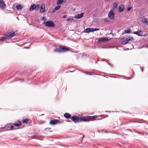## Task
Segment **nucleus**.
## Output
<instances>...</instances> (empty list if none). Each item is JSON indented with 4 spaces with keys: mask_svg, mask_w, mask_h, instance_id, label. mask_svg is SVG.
<instances>
[{
    "mask_svg": "<svg viewBox=\"0 0 148 148\" xmlns=\"http://www.w3.org/2000/svg\"><path fill=\"white\" fill-rule=\"evenodd\" d=\"M0 6L3 9H4L6 8V5L3 0H0Z\"/></svg>",
    "mask_w": 148,
    "mask_h": 148,
    "instance_id": "obj_11",
    "label": "nucleus"
},
{
    "mask_svg": "<svg viewBox=\"0 0 148 148\" xmlns=\"http://www.w3.org/2000/svg\"><path fill=\"white\" fill-rule=\"evenodd\" d=\"M138 133L139 134H142V133H141L140 132H138Z\"/></svg>",
    "mask_w": 148,
    "mask_h": 148,
    "instance_id": "obj_37",
    "label": "nucleus"
},
{
    "mask_svg": "<svg viewBox=\"0 0 148 148\" xmlns=\"http://www.w3.org/2000/svg\"><path fill=\"white\" fill-rule=\"evenodd\" d=\"M108 17L111 19H113L114 18V14L113 11L112 10H110L109 12Z\"/></svg>",
    "mask_w": 148,
    "mask_h": 148,
    "instance_id": "obj_10",
    "label": "nucleus"
},
{
    "mask_svg": "<svg viewBox=\"0 0 148 148\" xmlns=\"http://www.w3.org/2000/svg\"><path fill=\"white\" fill-rule=\"evenodd\" d=\"M113 6L114 8H116L117 6V4L116 3H114L113 4Z\"/></svg>",
    "mask_w": 148,
    "mask_h": 148,
    "instance_id": "obj_28",
    "label": "nucleus"
},
{
    "mask_svg": "<svg viewBox=\"0 0 148 148\" xmlns=\"http://www.w3.org/2000/svg\"><path fill=\"white\" fill-rule=\"evenodd\" d=\"M66 0H58L56 4L58 5L61 4L63 2H64Z\"/></svg>",
    "mask_w": 148,
    "mask_h": 148,
    "instance_id": "obj_21",
    "label": "nucleus"
},
{
    "mask_svg": "<svg viewBox=\"0 0 148 148\" xmlns=\"http://www.w3.org/2000/svg\"><path fill=\"white\" fill-rule=\"evenodd\" d=\"M79 116H73L71 118V119L75 123H77L79 122Z\"/></svg>",
    "mask_w": 148,
    "mask_h": 148,
    "instance_id": "obj_6",
    "label": "nucleus"
},
{
    "mask_svg": "<svg viewBox=\"0 0 148 148\" xmlns=\"http://www.w3.org/2000/svg\"><path fill=\"white\" fill-rule=\"evenodd\" d=\"M70 50V48L66 46H61L54 49L55 52L59 53H64Z\"/></svg>",
    "mask_w": 148,
    "mask_h": 148,
    "instance_id": "obj_1",
    "label": "nucleus"
},
{
    "mask_svg": "<svg viewBox=\"0 0 148 148\" xmlns=\"http://www.w3.org/2000/svg\"><path fill=\"white\" fill-rule=\"evenodd\" d=\"M16 127H20L22 125L21 122L20 121H18L17 123H15L13 124Z\"/></svg>",
    "mask_w": 148,
    "mask_h": 148,
    "instance_id": "obj_19",
    "label": "nucleus"
},
{
    "mask_svg": "<svg viewBox=\"0 0 148 148\" xmlns=\"http://www.w3.org/2000/svg\"><path fill=\"white\" fill-rule=\"evenodd\" d=\"M61 122L58 119H53L50 121L49 124L51 125H54L57 123H60Z\"/></svg>",
    "mask_w": 148,
    "mask_h": 148,
    "instance_id": "obj_8",
    "label": "nucleus"
},
{
    "mask_svg": "<svg viewBox=\"0 0 148 148\" xmlns=\"http://www.w3.org/2000/svg\"><path fill=\"white\" fill-rule=\"evenodd\" d=\"M108 40V38L107 37H102L98 39V41L100 42L101 41H105Z\"/></svg>",
    "mask_w": 148,
    "mask_h": 148,
    "instance_id": "obj_14",
    "label": "nucleus"
},
{
    "mask_svg": "<svg viewBox=\"0 0 148 148\" xmlns=\"http://www.w3.org/2000/svg\"><path fill=\"white\" fill-rule=\"evenodd\" d=\"M131 32V29H128L127 30H124V32L125 33H130Z\"/></svg>",
    "mask_w": 148,
    "mask_h": 148,
    "instance_id": "obj_24",
    "label": "nucleus"
},
{
    "mask_svg": "<svg viewBox=\"0 0 148 148\" xmlns=\"http://www.w3.org/2000/svg\"><path fill=\"white\" fill-rule=\"evenodd\" d=\"M84 14V13H82L81 14H77L74 16V18H81L83 16Z\"/></svg>",
    "mask_w": 148,
    "mask_h": 148,
    "instance_id": "obj_15",
    "label": "nucleus"
},
{
    "mask_svg": "<svg viewBox=\"0 0 148 148\" xmlns=\"http://www.w3.org/2000/svg\"><path fill=\"white\" fill-rule=\"evenodd\" d=\"M102 48H106V47H103Z\"/></svg>",
    "mask_w": 148,
    "mask_h": 148,
    "instance_id": "obj_39",
    "label": "nucleus"
},
{
    "mask_svg": "<svg viewBox=\"0 0 148 148\" xmlns=\"http://www.w3.org/2000/svg\"><path fill=\"white\" fill-rule=\"evenodd\" d=\"M16 8L17 10H21L23 8V7L20 4H18L16 5Z\"/></svg>",
    "mask_w": 148,
    "mask_h": 148,
    "instance_id": "obj_16",
    "label": "nucleus"
},
{
    "mask_svg": "<svg viewBox=\"0 0 148 148\" xmlns=\"http://www.w3.org/2000/svg\"><path fill=\"white\" fill-rule=\"evenodd\" d=\"M66 15H64V16H63V18H66Z\"/></svg>",
    "mask_w": 148,
    "mask_h": 148,
    "instance_id": "obj_36",
    "label": "nucleus"
},
{
    "mask_svg": "<svg viewBox=\"0 0 148 148\" xmlns=\"http://www.w3.org/2000/svg\"><path fill=\"white\" fill-rule=\"evenodd\" d=\"M134 39V38L132 37L127 38L125 40H124L122 42V44L123 45H125L127 44L130 41Z\"/></svg>",
    "mask_w": 148,
    "mask_h": 148,
    "instance_id": "obj_5",
    "label": "nucleus"
},
{
    "mask_svg": "<svg viewBox=\"0 0 148 148\" xmlns=\"http://www.w3.org/2000/svg\"><path fill=\"white\" fill-rule=\"evenodd\" d=\"M45 10V5L43 4L41 5L40 6V12L44 13Z\"/></svg>",
    "mask_w": 148,
    "mask_h": 148,
    "instance_id": "obj_13",
    "label": "nucleus"
},
{
    "mask_svg": "<svg viewBox=\"0 0 148 148\" xmlns=\"http://www.w3.org/2000/svg\"><path fill=\"white\" fill-rule=\"evenodd\" d=\"M56 10H55V8L53 10V11H52V13H53V12H54L56 11Z\"/></svg>",
    "mask_w": 148,
    "mask_h": 148,
    "instance_id": "obj_34",
    "label": "nucleus"
},
{
    "mask_svg": "<svg viewBox=\"0 0 148 148\" xmlns=\"http://www.w3.org/2000/svg\"><path fill=\"white\" fill-rule=\"evenodd\" d=\"M119 11L120 12L123 11L124 9V5H121L120 6L119 8Z\"/></svg>",
    "mask_w": 148,
    "mask_h": 148,
    "instance_id": "obj_20",
    "label": "nucleus"
},
{
    "mask_svg": "<svg viewBox=\"0 0 148 148\" xmlns=\"http://www.w3.org/2000/svg\"><path fill=\"white\" fill-rule=\"evenodd\" d=\"M13 127L14 126L13 125H12L11 124V126L10 127V130H13Z\"/></svg>",
    "mask_w": 148,
    "mask_h": 148,
    "instance_id": "obj_31",
    "label": "nucleus"
},
{
    "mask_svg": "<svg viewBox=\"0 0 148 148\" xmlns=\"http://www.w3.org/2000/svg\"><path fill=\"white\" fill-rule=\"evenodd\" d=\"M40 7V5L39 4H38L36 5V4H34L31 6L29 9V10L31 11H33L34 9L38 10L39 9Z\"/></svg>",
    "mask_w": 148,
    "mask_h": 148,
    "instance_id": "obj_2",
    "label": "nucleus"
},
{
    "mask_svg": "<svg viewBox=\"0 0 148 148\" xmlns=\"http://www.w3.org/2000/svg\"><path fill=\"white\" fill-rule=\"evenodd\" d=\"M142 22L148 24V21L146 18H143L142 19Z\"/></svg>",
    "mask_w": 148,
    "mask_h": 148,
    "instance_id": "obj_23",
    "label": "nucleus"
},
{
    "mask_svg": "<svg viewBox=\"0 0 148 148\" xmlns=\"http://www.w3.org/2000/svg\"><path fill=\"white\" fill-rule=\"evenodd\" d=\"M87 74H88V75H92V73H88V72H87Z\"/></svg>",
    "mask_w": 148,
    "mask_h": 148,
    "instance_id": "obj_32",
    "label": "nucleus"
},
{
    "mask_svg": "<svg viewBox=\"0 0 148 148\" xmlns=\"http://www.w3.org/2000/svg\"><path fill=\"white\" fill-rule=\"evenodd\" d=\"M79 122L88 121L89 120L86 117L84 116H79Z\"/></svg>",
    "mask_w": 148,
    "mask_h": 148,
    "instance_id": "obj_12",
    "label": "nucleus"
},
{
    "mask_svg": "<svg viewBox=\"0 0 148 148\" xmlns=\"http://www.w3.org/2000/svg\"><path fill=\"white\" fill-rule=\"evenodd\" d=\"M48 129V128H47L46 129Z\"/></svg>",
    "mask_w": 148,
    "mask_h": 148,
    "instance_id": "obj_41",
    "label": "nucleus"
},
{
    "mask_svg": "<svg viewBox=\"0 0 148 148\" xmlns=\"http://www.w3.org/2000/svg\"><path fill=\"white\" fill-rule=\"evenodd\" d=\"M61 6L60 5H58L56 6L55 8V10H58L61 7Z\"/></svg>",
    "mask_w": 148,
    "mask_h": 148,
    "instance_id": "obj_26",
    "label": "nucleus"
},
{
    "mask_svg": "<svg viewBox=\"0 0 148 148\" xmlns=\"http://www.w3.org/2000/svg\"><path fill=\"white\" fill-rule=\"evenodd\" d=\"M11 126V124H9L6 125L5 127H1L0 130H1V131H4L5 130H10V127Z\"/></svg>",
    "mask_w": 148,
    "mask_h": 148,
    "instance_id": "obj_7",
    "label": "nucleus"
},
{
    "mask_svg": "<svg viewBox=\"0 0 148 148\" xmlns=\"http://www.w3.org/2000/svg\"><path fill=\"white\" fill-rule=\"evenodd\" d=\"M64 116L65 118H67V119H70V118H71V115L70 114H69L68 113H65L64 114Z\"/></svg>",
    "mask_w": 148,
    "mask_h": 148,
    "instance_id": "obj_18",
    "label": "nucleus"
},
{
    "mask_svg": "<svg viewBox=\"0 0 148 148\" xmlns=\"http://www.w3.org/2000/svg\"><path fill=\"white\" fill-rule=\"evenodd\" d=\"M44 115V114H42L41 115Z\"/></svg>",
    "mask_w": 148,
    "mask_h": 148,
    "instance_id": "obj_40",
    "label": "nucleus"
},
{
    "mask_svg": "<svg viewBox=\"0 0 148 148\" xmlns=\"http://www.w3.org/2000/svg\"><path fill=\"white\" fill-rule=\"evenodd\" d=\"M73 20V18H68L67 20V21H70L71 22H72Z\"/></svg>",
    "mask_w": 148,
    "mask_h": 148,
    "instance_id": "obj_29",
    "label": "nucleus"
},
{
    "mask_svg": "<svg viewBox=\"0 0 148 148\" xmlns=\"http://www.w3.org/2000/svg\"><path fill=\"white\" fill-rule=\"evenodd\" d=\"M44 24L45 25V26L48 27H53L55 26L54 23L51 21H47L46 23H45Z\"/></svg>",
    "mask_w": 148,
    "mask_h": 148,
    "instance_id": "obj_3",
    "label": "nucleus"
},
{
    "mask_svg": "<svg viewBox=\"0 0 148 148\" xmlns=\"http://www.w3.org/2000/svg\"><path fill=\"white\" fill-rule=\"evenodd\" d=\"M103 20L104 21H105L106 22H109V21L108 20L107 18H104L103 19Z\"/></svg>",
    "mask_w": 148,
    "mask_h": 148,
    "instance_id": "obj_30",
    "label": "nucleus"
},
{
    "mask_svg": "<svg viewBox=\"0 0 148 148\" xmlns=\"http://www.w3.org/2000/svg\"><path fill=\"white\" fill-rule=\"evenodd\" d=\"M132 123V122H136V121H130L129 123ZM127 123H128V122Z\"/></svg>",
    "mask_w": 148,
    "mask_h": 148,
    "instance_id": "obj_35",
    "label": "nucleus"
},
{
    "mask_svg": "<svg viewBox=\"0 0 148 148\" xmlns=\"http://www.w3.org/2000/svg\"><path fill=\"white\" fill-rule=\"evenodd\" d=\"M29 121V119H24L23 120V122L24 123H27Z\"/></svg>",
    "mask_w": 148,
    "mask_h": 148,
    "instance_id": "obj_25",
    "label": "nucleus"
},
{
    "mask_svg": "<svg viewBox=\"0 0 148 148\" xmlns=\"http://www.w3.org/2000/svg\"><path fill=\"white\" fill-rule=\"evenodd\" d=\"M45 18V17H42V19H43V18Z\"/></svg>",
    "mask_w": 148,
    "mask_h": 148,
    "instance_id": "obj_38",
    "label": "nucleus"
},
{
    "mask_svg": "<svg viewBox=\"0 0 148 148\" xmlns=\"http://www.w3.org/2000/svg\"><path fill=\"white\" fill-rule=\"evenodd\" d=\"M16 34L17 33H16L14 32H10L9 34H6L7 36L6 37L11 38L16 35Z\"/></svg>",
    "mask_w": 148,
    "mask_h": 148,
    "instance_id": "obj_9",
    "label": "nucleus"
},
{
    "mask_svg": "<svg viewBox=\"0 0 148 148\" xmlns=\"http://www.w3.org/2000/svg\"><path fill=\"white\" fill-rule=\"evenodd\" d=\"M142 32V31L139 30L137 32H134L133 33L134 34H136L139 36H142V35L141 34Z\"/></svg>",
    "mask_w": 148,
    "mask_h": 148,
    "instance_id": "obj_17",
    "label": "nucleus"
},
{
    "mask_svg": "<svg viewBox=\"0 0 148 148\" xmlns=\"http://www.w3.org/2000/svg\"><path fill=\"white\" fill-rule=\"evenodd\" d=\"M99 30V29L88 28L84 29L83 32L85 33H89L94 31H98Z\"/></svg>",
    "mask_w": 148,
    "mask_h": 148,
    "instance_id": "obj_4",
    "label": "nucleus"
},
{
    "mask_svg": "<svg viewBox=\"0 0 148 148\" xmlns=\"http://www.w3.org/2000/svg\"><path fill=\"white\" fill-rule=\"evenodd\" d=\"M95 118H97V115H95L93 116L92 117H91V119H92L93 120H94V119Z\"/></svg>",
    "mask_w": 148,
    "mask_h": 148,
    "instance_id": "obj_27",
    "label": "nucleus"
},
{
    "mask_svg": "<svg viewBox=\"0 0 148 148\" xmlns=\"http://www.w3.org/2000/svg\"><path fill=\"white\" fill-rule=\"evenodd\" d=\"M130 9H131L130 7H129L127 9V11H129L130 10Z\"/></svg>",
    "mask_w": 148,
    "mask_h": 148,
    "instance_id": "obj_33",
    "label": "nucleus"
},
{
    "mask_svg": "<svg viewBox=\"0 0 148 148\" xmlns=\"http://www.w3.org/2000/svg\"><path fill=\"white\" fill-rule=\"evenodd\" d=\"M7 36V35L6 34L5 35L4 37H1V38H0V41H3L5 38H8L6 37Z\"/></svg>",
    "mask_w": 148,
    "mask_h": 148,
    "instance_id": "obj_22",
    "label": "nucleus"
}]
</instances>
